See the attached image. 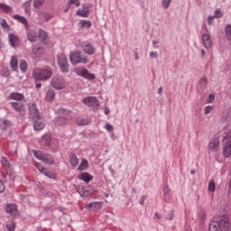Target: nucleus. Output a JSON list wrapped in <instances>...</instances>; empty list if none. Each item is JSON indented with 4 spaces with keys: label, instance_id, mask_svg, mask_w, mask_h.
I'll return each instance as SVG.
<instances>
[{
    "label": "nucleus",
    "instance_id": "1",
    "mask_svg": "<svg viewBox=\"0 0 231 231\" xmlns=\"http://www.w3.org/2000/svg\"><path fill=\"white\" fill-rule=\"evenodd\" d=\"M209 231H230L228 215H218L212 218L208 226Z\"/></svg>",
    "mask_w": 231,
    "mask_h": 231
},
{
    "label": "nucleus",
    "instance_id": "2",
    "mask_svg": "<svg viewBox=\"0 0 231 231\" xmlns=\"http://www.w3.org/2000/svg\"><path fill=\"white\" fill-rule=\"evenodd\" d=\"M69 59L73 66H77V64H88V62H89L88 57L82 55V52L80 51H75L70 52Z\"/></svg>",
    "mask_w": 231,
    "mask_h": 231
},
{
    "label": "nucleus",
    "instance_id": "3",
    "mask_svg": "<svg viewBox=\"0 0 231 231\" xmlns=\"http://www.w3.org/2000/svg\"><path fill=\"white\" fill-rule=\"evenodd\" d=\"M51 69H36L33 71L32 77L34 80H48L51 79Z\"/></svg>",
    "mask_w": 231,
    "mask_h": 231
},
{
    "label": "nucleus",
    "instance_id": "4",
    "mask_svg": "<svg viewBox=\"0 0 231 231\" xmlns=\"http://www.w3.org/2000/svg\"><path fill=\"white\" fill-rule=\"evenodd\" d=\"M34 158H37V160H41L43 162V163H46L47 165H55V160L53 159V156L50 153H44L41 151H32Z\"/></svg>",
    "mask_w": 231,
    "mask_h": 231
},
{
    "label": "nucleus",
    "instance_id": "5",
    "mask_svg": "<svg viewBox=\"0 0 231 231\" xmlns=\"http://www.w3.org/2000/svg\"><path fill=\"white\" fill-rule=\"evenodd\" d=\"M28 109L29 118H31V120H42L41 112H39V108H37V105L35 103H29Z\"/></svg>",
    "mask_w": 231,
    "mask_h": 231
},
{
    "label": "nucleus",
    "instance_id": "6",
    "mask_svg": "<svg viewBox=\"0 0 231 231\" xmlns=\"http://www.w3.org/2000/svg\"><path fill=\"white\" fill-rule=\"evenodd\" d=\"M231 135L230 134H226V135L223 136V154L226 158H230L231 156Z\"/></svg>",
    "mask_w": 231,
    "mask_h": 231
},
{
    "label": "nucleus",
    "instance_id": "7",
    "mask_svg": "<svg viewBox=\"0 0 231 231\" xmlns=\"http://www.w3.org/2000/svg\"><path fill=\"white\" fill-rule=\"evenodd\" d=\"M58 65L62 73H68L69 71V63H68V58L64 54L57 56Z\"/></svg>",
    "mask_w": 231,
    "mask_h": 231
},
{
    "label": "nucleus",
    "instance_id": "8",
    "mask_svg": "<svg viewBox=\"0 0 231 231\" xmlns=\"http://www.w3.org/2000/svg\"><path fill=\"white\" fill-rule=\"evenodd\" d=\"M74 71L76 75L83 77V79H87V80H95L96 79L95 74L89 73V71L86 68L79 67L75 69Z\"/></svg>",
    "mask_w": 231,
    "mask_h": 231
},
{
    "label": "nucleus",
    "instance_id": "9",
    "mask_svg": "<svg viewBox=\"0 0 231 231\" xmlns=\"http://www.w3.org/2000/svg\"><path fill=\"white\" fill-rule=\"evenodd\" d=\"M51 85L52 88H54V89H64V88H66V81H64V79L60 76H56L54 78H52L51 81Z\"/></svg>",
    "mask_w": 231,
    "mask_h": 231
},
{
    "label": "nucleus",
    "instance_id": "10",
    "mask_svg": "<svg viewBox=\"0 0 231 231\" xmlns=\"http://www.w3.org/2000/svg\"><path fill=\"white\" fill-rule=\"evenodd\" d=\"M90 8L91 4H83L82 8H79L77 11V15H79V17H89V14H91V12L89 11Z\"/></svg>",
    "mask_w": 231,
    "mask_h": 231
},
{
    "label": "nucleus",
    "instance_id": "11",
    "mask_svg": "<svg viewBox=\"0 0 231 231\" xmlns=\"http://www.w3.org/2000/svg\"><path fill=\"white\" fill-rule=\"evenodd\" d=\"M83 104H85V106H88V107H98V106H100L98 99L95 97H85L83 99Z\"/></svg>",
    "mask_w": 231,
    "mask_h": 231
},
{
    "label": "nucleus",
    "instance_id": "12",
    "mask_svg": "<svg viewBox=\"0 0 231 231\" xmlns=\"http://www.w3.org/2000/svg\"><path fill=\"white\" fill-rule=\"evenodd\" d=\"M53 124L56 127H65V125H69V118L58 116L53 120Z\"/></svg>",
    "mask_w": 231,
    "mask_h": 231
},
{
    "label": "nucleus",
    "instance_id": "13",
    "mask_svg": "<svg viewBox=\"0 0 231 231\" xmlns=\"http://www.w3.org/2000/svg\"><path fill=\"white\" fill-rule=\"evenodd\" d=\"M10 106L16 113H24L26 111V106L21 101L11 102Z\"/></svg>",
    "mask_w": 231,
    "mask_h": 231
},
{
    "label": "nucleus",
    "instance_id": "14",
    "mask_svg": "<svg viewBox=\"0 0 231 231\" xmlns=\"http://www.w3.org/2000/svg\"><path fill=\"white\" fill-rule=\"evenodd\" d=\"M1 163L4 167V169H5L7 174H9V176H12V174L14 173V169L12 168V164H10L8 158L2 157Z\"/></svg>",
    "mask_w": 231,
    "mask_h": 231
},
{
    "label": "nucleus",
    "instance_id": "15",
    "mask_svg": "<svg viewBox=\"0 0 231 231\" xmlns=\"http://www.w3.org/2000/svg\"><path fill=\"white\" fill-rule=\"evenodd\" d=\"M81 48H82L84 53H86L87 55H95V53L97 51V49L91 43H87L85 45H81Z\"/></svg>",
    "mask_w": 231,
    "mask_h": 231
},
{
    "label": "nucleus",
    "instance_id": "16",
    "mask_svg": "<svg viewBox=\"0 0 231 231\" xmlns=\"http://www.w3.org/2000/svg\"><path fill=\"white\" fill-rule=\"evenodd\" d=\"M9 42L13 48H17L19 44H21V40L19 39V36L9 33Z\"/></svg>",
    "mask_w": 231,
    "mask_h": 231
},
{
    "label": "nucleus",
    "instance_id": "17",
    "mask_svg": "<svg viewBox=\"0 0 231 231\" xmlns=\"http://www.w3.org/2000/svg\"><path fill=\"white\" fill-rule=\"evenodd\" d=\"M9 100H16V102H23L24 100V94H21L19 92H12L8 96Z\"/></svg>",
    "mask_w": 231,
    "mask_h": 231
},
{
    "label": "nucleus",
    "instance_id": "18",
    "mask_svg": "<svg viewBox=\"0 0 231 231\" xmlns=\"http://www.w3.org/2000/svg\"><path fill=\"white\" fill-rule=\"evenodd\" d=\"M13 19H15L18 23H21V24H23V26L28 30L30 28V23H28V20L24 16H21V14H14L13 16Z\"/></svg>",
    "mask_w": 231,
    "mask_h": 231
},
{
    "label": "nucleus",
    "instance_id": "19",
    "mask_svg": "<svg viewBox=\"0 0 231 231\" xmlns=\"http://www.w3.org/2000/svg\"><path fill=\"white\" fill-rule=\"evenodd\" d=\"M202 42L207 50L210 49L212 46V40L210 39V34L203 33L202 34Z\"/></svg>",
    "mask_w": 231,
    "mask_h": 231
},
{
    "label": "nucleus",
    "instance_id": "20",
    "mask_svg": "<svg viewBox=\"0 0 231 231\" xmlns=\"http://www.w3.org/2000/svg\"><path fill=\"white\" fill-rule=\"evenodd\" d=\"M102 202H92L87 205V208L91 210V212H97V210H100V208H102Z\"/></svg>",
    "mask_w": 231,
    "mask_h": 231
},
{
    "label": "nucleus",
    "instance_id": "21",
    "mask_svg": "<svg viewBox=\"0 0 231 231\" xmlns=\"http://www.w3.org/2000/svg\"><path fill=\"white\" fill-rule=\"evenodd\" d=\"M5 210L7 214H10L11 216H17V205L15 204H8L5 208Z\"/></svg>",
    "mask_w": 231,
    "mask_h": 231
},
{
    "label": "nucleus",
    "instance_id": "22",
    "mask_svg": "<svg viewBox=\"0 0 231 231\" xmlns=\"http://www.w3.org/2000/svg\"><path fill=\"white\" fill-rule=\"evenodd\" d=\"M33 122V127L35 131H42L44 127H46V125L41 121V119H35L32 120Z\"/></svg>",
    "mask_w": 231,
    "mask_h": 231
},
{
    "label": "nucleus",
    "instance_id": "23",
    "mask_svg": "<svg viewBox=\"0 0 231 231\" xmlns=\"http://www.w3.org/2000/svg\"><path fill=\"white\" fill-rule=\"evenodd\" d=\"M79 180H81L82 181H85V183H89L91 180H93V177L88 172H82L78 176Z\"/></svg>",
    "mask_w": 231,
    "mask_h": 231
},
{
    "label": "nucleus",
    "instance_id": "24",
    "mask_svg": "<svg viewBox=\"0 0 231 231\" xmlns=\"http://www.w3.org/2000/svg\"><path fill=\"white\" fill-rule=\"evenodd\" d=\"M32 53L36 55V57H41V55L44 53V48L41 47L39 44H35L32 46Z\"/></svg>",
    "mask_w": 231,
    "mask_h": 231
},
{
    "label": "nucleus",
    "instance_id": "25",
    "mask_svg": "<svg viewBox=\"0 0 231 231\" xmlns=\"http://www.w3.org/2000/svg\"><path fill=\"white\" fill-rule=\"evenodd\" d=\"M208 148L210 151H217V149H219V139H211Z\"/></svg>",
    "mask_w": 231,
    "mask_h": 231
},
{
    "label": "nucleus",
    "instance_id": "26",
    "mask_svg": "<svg viewBox=\"0 0 231 231\" xmlns=\"http://www.w3.org/2000/svg\"><path fill=\"white\" fill-rule=\"evenodd\" d=\"M27 39L30 42H37V32L32 30H27Z\"/></svg>",
    "mask_w": 231,
    "mask_h": 231
},
{
    "label": "nucleus",
    "instance_id": "27",
    "mask_svg": "<svg viewBox=\"0 0 231 231\" xmlns=\"http://www.w3.org/2000/svg\"><path fill=\"white\" fill-rule=\"evenodd\" d=\"M45 100L46 102H53V100H55V90H53V88L47 91Z\"/></svg>",
    "mask_w": 231,
    "mask_h": 231
},
{
    "label": "nucleus",
    "instance_id": "28",
    "mask_svg": "<svg viewBox=\"0 0 231 231\" xmlns=\"http://www.w3.org/2000/svg\"><path fill=\"white\" fill-rule=\"evenodd\" d=\"M38 37L42 42H46V41H48V39H50L46 31H44L42 29L39 30Z\"/></svg>",
    "mask_w": 231,
    "mask_h": 231
},
{
    "label": "nucleus",
    "instance_id": "29",
    "mask_svg": "<svg viewBox=\"0 0 231 231\" xmlns=\"http://www.w3.org/2000/svg\"><path fill=\"white\" fill-rule=\"evenodd\" d=\"M42 144L45 147H50L51 145V136L50 134H44L42 138Z\"/></svg>",
    "mask_w": 231,
    "mask_h": 231
},
{
    "label": "nucleus",
    "instance_id": "30",
    "mask_svg": "<svg viewBox=\"0 0 231 231\" xmlns=\"http://www.w3.org/2000/svg\"><path fill=\"white\" fill-rule=\"evenodd\" d=\"M10 66L13 69V71H17L19 68V62L17 60V56H13L10 61Z\"/></svg>",
    "mask_w": 231,
    "mask_h": 231
},
{
    "label": "nucleus",
    "instance_id": "31",
    "mask_svg": "<svg viewBox=\"0 0 231 231\" xmlns=\"http://www.w3.org/2000/svg\"><path fill=\"white\" fill-rule=\"evenodd\" d=\"M69 158L70 165H72V167H77V165H79V158H77V154L71 153L69 156Z\"/></svg>",
    "mask_w": 231,
    "mask_h": 231
},
{
    "label": "nucleus",
    "instance_id": "32",
    "mask_svg": "<svg viewBox=\"0 0 231 231\" xmlns=\"http://www.w3.org/2000/svg\"><path fill=\"white\" fill-rule=\"evenodd\" d=\"M89 119L88 118H82V117H78L76 119V124L78 125H89Z\"/></svg>",
    "mask_w": 231,
    "mask_h": 231
},
{
    "label": "nucleus",
    "instance_id": "33",
    "mask_svg": "<svg viewBox=\"0 0 231 231\" xmlns=\"http://www.w3.org/2000/svg\"><path fill=\"white\" fill-rule=\"evenodd\" d=\"M78 192L81 196V198H89V196H91V192L84 188L79 189Z\"/></svg>",
    "mask_w": 231,
    "mask_h": 231
},
{
    "label": "nucleus",
    "instance_id": "34",
    "mask_svg": "<svg viewBox=\"0 0 231 231\" xmlns=\"http://www.w3.org/2000/svg\"><path fill=\"white\" fill-rule=\"evenodd\" d=\"M88 167H89V162H88V160L84 159L78 167V171H86Z\"/></svg>",
    "mask_w": 231,
    "mask_h": 231
},
{
    "label": "nucleus",
    "instance_id": "35",
    "mask_svg": "<svg viewBox=\"0 0 231 231\" xmlns=\"http://www.w3.org/2000/svg\"><path fill=\"white\" fill-rule=\"evenodd\" d=\"M36 169H38V171L40 172H42V174H44V176H46V174L48 173V169H46L44 166L41 165V163L36 162L35 164Z\"/></svg>",
    "mask_w": 231,
    "mask_h": 231
},
{
    "label": "nucleus",
    "instance_id": "36",
    "mask_svg": "<svg viewBox=\"0 0 231 231\" xmlns=\"http://www.w3.org/2000/svg\"><path fill=\"white\" fill-rule=\"evenodd\" d=\"M20 69L23 71V73H26L28 70V63L24 60H20Z\"/></svg>",
    "mask_w": 231,
    "mask_h": 231
},
{
    "label": "nucleus",
    "instance_id": "37",
    "mask_svg": "<svg viewBox=\"0 0 231 231\" xmlns=\"http://www.w3.org/2000/svg\"><path fill=\"white\" fill-rule=\"evenodd\" d=\"M225 35H226V39H227V41H231V25L230 24L226 25Z\"/></svg>",
    "mask_w": 231,
    "mask_h": 231
},
{
    "label": "nucleus",
    "instance_id": "38",
    "mask_svg": "<svg viewBox=\"0 0 231 231\" xmlns=\"http://www.w3.org/2000/svg\"><path fill=\"white\" fill-rule=\"evenodd\" d=\"M80 28H91V21L81 20L79 22Z\"/></svg>",
    "mask_w": 231,
    "mask_h": 231
},
{
    "label": "nucleus",
    "instance_id": "39",
    "mask_svg": "<svg viewBox=\"0 0 231 231\" xmlns=\"http://www.w3.org/2000/svg\"><path fill=\"white\" fill-rule=\"evenodd\" d=\"M57 113L58 115H64L65 116H69V115H71V110L66 108H59Z\"/></svg>",
    "mask_w": 231,
    "mask_h": 231
},
{
    "label": "nucleus",
    "instance_id": "40",
    "mask_svg": "<svg viewBox=\"0 0 231 231\" xmlns=\"http://www.w3.org/2000/svg\"><path fill=\"white\" fill-rule=\"evenodd\" d=\"M71 5H75L76 6H80V1L69 0L68 3V7L65 9V12H68V10H69V8H71Z\"/></svg>",
    "mask_w": 231,
    "mask_h": 231
},
{
    "label": "nucleus",
    "instance_id": "41",
    "mask_svg": "<svg viewBox=\"0 0 231 231\" xmlns=\"http://www.w3.org/2000/svg\"><path fill=\"white\" fill-rule=\"evenodd\" d=\"M207 83H208V79L206 77H203L199 82V88L200 89H205V88H207Z\"/></svg>",
    "mask_w": 231,
    "mask_h": 231
},
{
    "label": "nucleus",
    "instance_id": "42",
    "mask_svg": "<svg viewBox=\"0 0 231 231\" xmlns=\"http://www.w3.org/2000/svg\"><path fill=\"white\" fill-rule=\"evenodd\" d=\"M0 74L2 75V77H8L10 75V69L4 67L1 69Z\"/></svg>",
    "mask_w": 231,
    "mask_h": 231
},
{
    "label": "nucleus",
    "instance_id": "43",
    "mask_svg": "<svg viewBox=\"0 0 231 231\" xmlns=\"http://www.w3.org/2000/svg\"><path fill=\"white\" fill-rule=\"evenodd\" d=\"M0 10H4V12H12V7L6 5L5 4L0 3Z\"/></svg>",
    "mask_w": 231,
    "mask_h": 231
},
{
    "label": "nucleus",
    "instance_id": "44",
    "mask_svg": "<svg viewBox=\"0 0 231 231\" xmlns=\"http://www.w3.org/2000/svg\"><path fill=\"white\" fill-rule=\"evenodd\" d=\"M216 190V182H214V180H209L208 183V191L214 192Z\"/></svg>",
    "mask_w": 231,
    "mask_h": 231
},
{
    "label": "nucleus",
    "instance_id": "45",
    "mask_svg": "<svg viewBox=\"0 0 231 231\" xmlns=\"http://www.w3.org/2000/svg\"><path fill=\"white\" fill-rule=\"evenodd\" d=\"M44 5V0H34L33 6L34 8H41Z\"/></svg>",
    "mask_w": 231,
    "mask_h": 231
},
{
    "label": "nucleus",
    "instance_id": "46",
    "mask_svg": "<svg viewBox=\"0 0 231 231\" xmlns=\"http://www.w3.org/2000/svg\"><path fill=\"white\" fill-rule=\"evenodd\" d=\"M0 25L2 26V28H4V30H8V28H10V25H8V23H6L5 19L0 20Z\"/></svg>",
    "mask_w": 231,
    "mask_h": 231
},
{
    "label": "nucleus",
    "instance_id": "47",
    "mask_svg": "<svg viewBox=\"0 0 231 231\" xmlns=\"http://www.w3.org/2000/svg\"><path fill=\"white\" fill-rule=\"evenodd\" d=\"M215 18L216 19H221L223 17V14L221 13V9L217 8L215 10Z\"/></svg>",
    "mask_w": 231,
    "mask_h": 231
},
{
    "label": "nucleus",
    "instance_id": "48",
    "mask_svg": "<svg viewBox=\"0 0 231 231\" xmlns=\"http://www.w3.org/2000/svg\"><path fill=\"white\" fill-rule=\"evenodd\" d=\"M212 111H214V106H208L204 108L205 115H210V113H212Z\"/></svg>",
    "mask_w": 231,
    "mask_h": 231
},
{
    "label": "nucleus",
    "instance_id": "49",
    "mask_svg": "<svg viewBox=\"0 0 231 231\" xmlns=\"http://www.w3.org/2000/svg\"><path fill=\"white\" fill-rule=\"evenodd\" d=\"M30 6H32V0H28L23 4V8H25V12H29Z\"/></svg>",
    "mask_w": 231,
    "mask_h": 231
},
{
    "label": "nucleus",
    "instance_id": "50",
    "mask_svg": "<svg viewBox=\"0 0 231 231\" xmlns=\"http://www.w3.org/2000/svg\"><path fill=\"white\" fill-rule=\"evenodd\" d=\"M45 176L51 180H55L57 178V173H51V171H48Z\"/></svg>",
    "mask_w": 231,
    "mask_h": 231
},
{
    "label": "nucleus",
    "instance_id": "51",
    "mask_svg": "<svg viewBox=\"0 0 231 231\" xmlns=\"http://www.w3.org/2000/svg\"><path fill=\"white\" fill-rule=\"evenodd\" d=\"M105 129H106V131H108V133H113V131H115V127L110 125L109 123L106 124Z\"/></svg>",
    "mask_w": 231,
    "mask_h": 231
},
{
    "label": "nucleus",
    "instance_id": "52",
    "mask_svg": "<svg viewBox=\"0 0 231 231\" xmlns=\"http://www.w3.org/2000/svg\"><path fill=\"white\" fill-rule=\"evenodd\" d=\"M171 0H162V5L163 6V8H169V6L171 5Z\"/></svg>",
    "mask_w": 231,
    "mask_h": 231
},
{
    "label": "nucleus",
    "instance_id": "53",
    "mask_svg": "<svg viewBox=\"0 0 231 231\" xmlns=\"http://www.w3.org/2000/svg\"><path fill=\"white\" fill-rule=\"evenodd\" d=\"M199 217V222L201 224L205 223V212L204 211H200Z\"/></svg>",
    "mask_w": 231,
    "mask_h": 231
},
{
    "label": "nucleus",
    "instance_id": "54",
    "mask_svg": "<svg viewBox=\"0 0 231 231\" xmlns=\"http://www.w3.org/2000/svg\"><path fill=\"white\" fill-rule=\"evenodd\" d=\"M8 231H15V223L12 222L6 226Z\"/></svg>",
    "mask_w": 231,
    "mask_h": 231
},
{
    "label": "nucleus",
    "instance_id": "55",
    "mask_svg": "<svg viewBox=\"0 0 231 231\" xmlns=\"http://www.w3.org/2000/svg\"><path fill=\"white\" fill-rule=\"evenodd\" d=\"M215 98H216V96H214V94H209L208 98L207 99V104H212Z\"/></svg>",
    "mask_w": 231,
    "mask_h": 231
},
{
    "label": "nucleus",
    "instance_id": "56",
    "mask_svg": "<svg viewBox=\"0 0 231 231\" xmlns=\"http://www.w3.org/2000/svg\"><path fill=\"white\" fill-rule=\"evenodd\" d=\"M5 189H6V186H5V182L0 180V194H3V192H5Z\"/></svg>",
    "mask_w": 231,
    "mask_h": 231
},
{
    "label": "nucleus",
    "instance_id": "57",
    "mask_svg": "<svg viewBox=\"0 0 231 231\" xmlns=\"http://www.w3.org/2000/svg\"><path fill=\"white\" fill-rule=\"evenodd\" d=\"M163 192H164V198H167V196H169V187L165 186L163 188Z\"/></svg>",
    "mask_w": 231,
    "mask_h": 231
},
{
    "label": "nucleus",
    "instance_id": "58",
    "mask_svg": "<svg viewBox=\"0 0 231 231\" xmlns=\"http://www.w3.org/2000/svg\"><path fill=\"white\" fill-rule=\"evenodd\" d=\"M214 19H216L214 15H213V16H212V15H209V16L208 17V23L209 25L212 24Z\"/></svg>",
    "mask_w": 231,
    "mask_h": 231
},
{
    "label": "nucleus",
    "instance_id": "59",
    "mask_svg": "<svg viewBox=\"0 0 231 231\" xmlns=\"http://www.w3.org/2000/svg\"><path fill=\"white\" fill-rule=\"evenodd\" d=\"M150 57L152 59H156V57H158V52L151 51L150 52Z\"/></svg>",
    "mask_w": 231,
    "mask_h": 231
},
{
    "label": "nucleus",
    "instance_id": "60",
    "mask_svg": "<svg viewBox=\"0 0 231 231\" xmlns=\"http://www.w3.org/2000/svg\"><path fill=\"white\" fill-rule=\"evenodd\" d=\"M43 17H44L45 21H50V19H51V16L49 14H44Z\"/></svg>",
    "mask_w": 231,
    "mask_h": 231
},
{
    "label": "nucleus",
    "instance_id": "61",
    "mask_svg": "<svg viewBox=\"0 0 231 231\" xmlns=\"http://www.w3.org/2000/svg\"><path fill=\"white\" fill-rule=\"evenodd\" d=\"M139 203H140L141 205H143V204L145 203V197H144V196H143V197L140 199Z\"/></svg>",
    "mask_w": 231,
    "mask_h": 231
},
{
    "label": "nucleus",
    "instance_id": "62",
    "mask_svg": "<svg viewBox=\"0 0 231 231\" xmlns=\"http://www.w3.org/2000/svg\"><path fill=\"white\" fill-rule=\"evenodd\" d=\"M109 113H111V110L109 109V107H105V115H109Z\"/></svg>",
    "mask_w": 231,
    "mask_h": 231
},
{
    "label": "nucleus",
    "instance_id": "63",
    "mask_svg": "<svg viewBox=\"0 0 231 231\" xmlns=\"http://www.w3.org/2000/svg\"><path fill=\"white\" fill-rule=\"evenodd\" d=\"M172 219H174V211H171L170 215V221H172Z\"/></svg>",
    "mask_w": 231,
    "mask_h": 231
},
{
    "label": "nucleus",
    "instance_id": "64",
    "mask_svg": "<svg viewBox=\"0 0 231 231\" xmlns=\"http://www.w3.org/2000/svg\"><path fill=\"white\" fill-rule=\"evenodd\" d=\"M35 88H36V89H41V88H42V84L36 83Z\"/></svg>",
    "mask_w": 231,
    "mask_h": 231
}]
</instances>
